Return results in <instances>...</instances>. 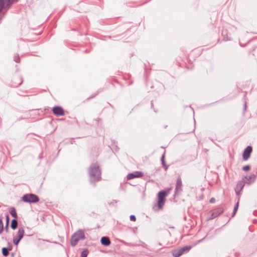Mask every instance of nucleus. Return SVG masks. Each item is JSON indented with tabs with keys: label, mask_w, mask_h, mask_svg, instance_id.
Here are the masks:
<instances>
[{
	"label": "nucleus",
	"mask_w": 257,
	"mask_h": 257,
	"mask_svg": "<svg viewBox=\"0 0 257 257\" xmlns=\"http://www.w3.org/2000/svg\"><path fill=\"white\" fill-rule=\"evenodd\" d=\"M24 233V228L23 227H19L17 234L13 237V241L15 245H17L19 244L20 240L23 237Z\"/></svg>",
	"instance_id": "obj_4"
},
{
	"label": "nucleus",
	"mask_w": 257,
	"mask_h": 257,
	"mask_svg": "<svg viewBox=\"0 0 257 257\" xmlns=\"http://www.w3.org/2000/svg\"><path fill=\"white\" fill-rule=\"evenodd\" d=\"M165 171H166L168 169V165L165 164L164 166H163Z\"/></svg>",
	"instance_id": "obj_31"
},
{
	"label": "nucleus",
	"mask_w": 257,
	"mask_h": 257,
	"mask_svg": "<svg viewBox=\"0 0 257 257\" xmlns=\"http://www.w3.org/2000/svg\"><path fill=\"white\" fill-rule=\"evenodd\" d=\"M19 0H0V13L5 8L9 9L11 6Z\"/></svg>",
	"instance_id": "obj_5"
},
{
	"label": "nucleus",
	"mask_w": 257,
	"mask_h": 257,
	"mask_svg": "<svg viewBox=\"0 0 257 257\" xmlns=\"http://www.w3.org/2000/svg\"><path fill=\"white\" fill-rule=\"evenodd\" d=\"M11 249V248H8L7 247H3L2 248V253H3V255L5 256H8L9 254V250H10Z\"/></svg>",
	"instance_id": "obj_18"
},
{
	"label": "nucleus",
	"mask_w": 257,
	"mask_h": 257,
	"mask_svg": "<svg viewBox=\"0 0 257 257\" xmlns=\"http://www.w3.org/2000/svg\"><path fill=\"white\" fill-rule=\"evenodd\" d=\"M191 248V246H185L183 247H181L180 248V250H181V251L183 253H185V252H188Z\"/></svg>",
	"instance_id": "obj_20"
},
{
	"label": "nucleus",
	"mask_w": 257,
	"mask_h": 257,
	"mask_svg": "<svg viewBox=\"0 0 257 257\" xmlns=\"http://www.w3.org/2000/svg\"><path fill=\"white\" fill-rule=\"evenodd\" d=\"M182 182L180 176H179L176 180L175 189V195H178L182 191Z\"/></svg>",
	"instance_id": "obj_7"
},
{
	"label": "nucleus",
	"mask_w": 257,
	"mask_h": 257,
	"mask_svg": "<svg viewBox=\"0 0 257 257\" xmlns=\"http://www.w3.org/2000/svg\"><path fill=\"white\" fill-rule=\"evenodd\" d=\"M18 79L20 81L19 83L17 85H14V86L16 87V86H18L19 85H20L23 82V79L21 77H20L18 78Z\"/></svg>",
	"instance_id": "obj_27"
},
{
	"label": "nucleus",
	"mask_w": 257,
	"mask_h": 257,
	"mask_svg": "<svg viewBox=\"0 0 257 257\" xmlns=\"http://www.w3.org/2000/svg\"><path fill=\"white\" fill-rule=\"evenodd\" d=\"M9 216L8 214L6 215V223L4 227L5 230L7 232H9Z\"/></svg>",
	"instance_id": "obj_19"
},
{
	"label": "nucleus",
	"mask_w": 257,
	"mask_h": 257,
	"mask_svg": "<svg viewBox=\"0 0 257 257\" xmlns=\"http://www.w3.org/2000/svg\"><path fill=\"white\" fill-rule=\"evenodd\" d=\"M88 173L90 177V181L91 183L100 180L101 178V171L97 163L92 164L90 166Z\"/></svg>",
	"instance_id": "obj_1"
},
{
	"label": "nucleus",
	"mask_w": 257,
	"mask_h": 257,
	"mask_svg": "<svg viewBox=\"0 0 257 257\" xmlns=\"http://www.w3.org/2000/svg\"><path fill=\"white\" fill-rule=\"evenodd\" d=\"M53 113L56 116H64L65 115L63 109L58 106H55L52 109Z\"/></svg>",
	"instance_id": "obj_10"
},
{
	"label": "nucleus",
	"mask_w": 257,
	"mask_h": 257,
	"mask_svg": "<svg viewBox=\"0 0 257 257\" xmlns=\"http://www.w3.org/2000/svg\"><path fill=\"white\" fill-rule=\"evenodd\" d=\"M130 220L133 221H135L136 220V217L134 215H131L130 216Z\"/></svg>",
	"instance_id": "obj_28"
},
{
	"label": "nucleus",
	"mask_w": 257,
	"mask_h": 257,
	"mask_svg": "<svg viewBox=\"0 0 257 257\" xmlns=\"http://www.w3.org/2000/svg\"><path fill=\"white\" fill-rule=\"evenodd\" d=\"M235 255H236V256L238 255L237 253H235Z\"/></svg>",
	"instance_id": "obj_34"
},
{
	"label": "nucleus",
	"mask_w": 257,
	"mask_h": 257,
	"mask_svg": "<svg viewBox=\"0 0 257 257\" xmlns=\"http://www.w3.org/2000/svg\"><path fill=\"white\" fill-rule=\"evenodd\" d=\"M252 151V147L250 146H247L243 153L242 157L244 160H247L250 157V153Z\"/></svg>",
	"instance_id": "obj_11"
},
{
	"label": "nucleus",
	"mask_w": 257,
	"mask_h": 257,
	"mask_svg": "<svg viewBox=\"0 0 257 257\" xmlns=\"http://www.w3.org/2000/svg\"><path fill=\"white\" fill-rule=\"evenodd\" d=\"M238 205H239V201H238L237 202V203H236L234 207V209H233L237 211V209H238Z\"/></svg>",
	"instance_id": "obj_29"
},
{
	"label": "nucleus",
	"mask_w": 257,
	"mask_h": 257,
	"mask_svg": "<svg viewBox=\"0 0 257 257\" xmlns=\"http://www.w3.org/2000/svg\"><path fill=\"white\" fill-rule=\"evenodd\" d=\"M100 242L104 246H108L111 243L109 238L107 236L102 237Z\"/></svg>",
	"instance_id": "obj_13"
},
{
	"label": "nucleus",
	"mask_w": 257,
	"mask_h": 257,
	"mask_svg": "<svg viewBox=\"0 0 257 257\" xmlns=\"http://www.w3.org/2000/svg\"><path fill=\"white\" fill-rule=\"evenodd\" d=\"M209 202L211 203H214L215 202V199L212 197L210 199Z\"/></svg>",
	"instance_id": "obj_30"
},
{
	"label": "nucleus",
	"mask_w": 257,
	"mask_h": 257,
	"mask_svg": "<svg viewBox=\"0 0 257 257\" xmlns=\"http://www.w3.org/2000/svg\"><path fill=\"white\" fill-rule=\"evenodd\" d=\"M242 179H244V180H246L245 181L246 183L250 184L255 181L256 177L254 174H251L248 176H244Z\"/></svg>",
	"instance_id": "obj_12"
},
{
	"label": "nucleus",
	"mask_w": 257,
	"mask_h": 257,
	"mask_svg": "<svg viewBox=\"0 0 257 257\" xmlns=\"http://www.w3.org/2000/svg\"><path fill=\"white\" fill-rule=\"evenodd\" d=\"M245 180L242 179L237 182L235 188V192L237 195H239L245 185Z\"/></svg>",
	"instance_id": "obj_8"
},
{
	"label": "nucleus",
	"mask_w": 257,
	"mask_h": 257,
	"mask_svg": "<svg viewBox=\"0 0 257 257\" xmlns=\"http://www.w3.org/2000/svg\"><path fill=\"white\" fill-rule=\"evenodd\" d=\"M165 200L158 199V205L159 208H162L164 204Z\"/></svg>",
	"instance_id": "obj_22"
},
{
	"label": "nucleus",
	"mask_w": 257,
	"mask_h": 257,
	"mask_svg": "<svg viewBox=\"0 0 257 257\" xmlns=\"http://www.w3.org/2000/svg\"><path fill=\"white\" fill-rule=\"evenodd\" d=\"M85 236L84 231L82 229H79L76 231L71 237L70 243L71 246H75L80 240H84Z\"/></svg>",
	"instance_id": "obj_2"
},
{
	"label": "nucleus",
	"mask_w": 257,
	"mask_h": 257,
	"mask_svg": "<svg viewBox=\"0 0 257 257\" xmlns=\"http://www.w3.org/2000/svg\"><path fill=\"white\" fill-rule=\"evenodd\" d=\"M224 211V209L222 207H218L215 208L214 209L211 210L209 213L211 214V216L208 218V220L213 219L218 216H219L220 214L223 213Z\"/></svg>",
	"instance_id": "obj_6"
},
{
	"label": "nucleus",
	"mask_w": 257,
	"mask_h": 257,
	"mask_svg": "<svg viewBox=\"0 0 257 257\" xmlns=\"http://www.w3.org/2000/svg\"><path fill=\"white\" fill-rule=\"evenodd\" d=\"M167 195V194L165 191H161L158 194V199L165 200V198Z\"/></svg>",
	"instance_id": "obj_14"
},
{
	"label": "nucleus",
	"mask_w": 257,
	"mask_h": 257,
	"mask_svg": "<svg viewBox=\"0 0 257 257\" xmlns=\"http://www.w3.org/2000/svg\"><path fill=\"white\" fill-rule=\"evenodd\" d=\"M18 223L17 219H14L12 220L11 227L13 229H16L18 227Z\"/></svg>",
	"instance_id": "obj_16"
},
{
	"label": "nucleus",
	"mask_w": 257,
	"mask_h": 257,
	"mask_svg": "<svg viewBox=\"0 0 257 257\" xmlns=\"http://www.w3.org/2000/svg\"><path fill=\"white\" fill-rule=\"evenodd\" d=\"M14 60L16 63H20V61H21L20 57L18 54L17 53V54H15V55L14 56Z\"/></svg>",
	"instance_id": "obj_21"
},
{
	"label": "nucleus",
	"mask_w": 257,
	"mask_h": 257,
	"mask_svg": "<svg viewBox=\"0 0 257 257\" xmlns=\"http://www.w3.org/2000/svg\"><path fill=\"white\" fill-rule=\"evenodd\" d=\"M4 229V223L2 219L0 218V234L2 233Z\"/></svg>",
	"instance_id": "obj_23"
},
{
	"label": "nucleus",
	"mask_w": 257,
	"mask_h": 257,
	"mask_svg": "<svg viewBox=\"0 0 257 257\" xmlns=\"http://www.w3.org/2000/svg\"><path fill=\"white\" fill-rule=\"evenodd\" d=\"M237 211L235 210H233V212H232V216H234L235 215V214H236Z\"/></svg>",
	"instance_id": "obj_32"
},
{
	"label": "nucleus",
	"mask_w": 257,
	"mask_h": 257,
	"mask_svg": "<svg viewBox=\"0 0 257 257\" xmlns=\"http://www.w3.org/2000/svg\"><path fill=\"white\" fill-rule=\"evenodd\" d=\"M165 153H166V152L165 151L161 158V163H162V165L163 166H164L166 164L165 162Z\"/></svg>",
	"instance_id": "obj_25"
},
{
	"label": "nucleus",
	"mask_w": 257,
	"mask_h": 257,
	"mask_svg": "<svg viewBox=\"0 0 257 257\" xmlns=\"http://www.w3.org/2000/svg\"><path fill=\"white\" fill-rule=\"evenodd\" d=\"M250 167L249 165H246L243 167L242 170L247 171H248L250 169Z\"/></svg>",
	"instance_id": "obj_26"
},
{
	"label": "nucleus",
	"mask_w": 257,
	"mask_h": 257,
	"mask_svg": "<svg viewBox=\"0 0 257 257\" xmlns=\"http://www.w3.org/2000/svg\"><path fill=\"white\" fill-rule=\"evenodd\" d=\"M172 254L175 257H179L183 254V253L180 250V248H179L178 249L174 250L173 251Z\"/></svg>",
	"instance_id": "obj_15"
},
{
	"label": "nucleus",
	"mask_w": 257,
	"mask_h": 257,
	"mask_svg": "<svg viewBox=\"0 0 257 257\" xmlns=\"http://www.w3.org/2000/svg\"><path fill=\"white\" fill-rule=\"evenodd\" d=\"M10 213L11 214V215L15 218V219H17L18 217V215L16 211V209L14 207H12L10 209Z\"/></svg>",
	"instance_id": "obj_17"
},
{
	"label": "nucleus",
	"mask_w": 257,
	"mask_h": 257,
	"mask_svg": "<svg viewBox=\"0 0 257 257\" xmlns=\"http://www.w3.org/2000/svg\"><path fill=\"white\" fill-rule=\"evenodd\" d=\"M246 102L244 103V109L246 108Z\"/></svg>",
	"instance_id": "obj_33"
},
{
	"label": "nucleus",
	"mask_w": 257,
	"mask_h": 257,
	"mask_svg": "<svg viewBox=\"0 0 257 257\" xmlns=\"http://www.w3.org/2000/svg\"><path fill=\"white\" fill-rule=\"evenodd\" d=\"M22 200L25 202L36 203L39 201V198L37 195L31 193L24 195Z\"/></svg>",
	"instance_id": "obj_3"
},
{
	"label": "nucleus",
	"mask_w": 257,
	"mask_h": 257,
	"mask_svg": "<svg viewBox=\"0 0 257 257\" xmlns=\"http://www.w3.org/2000/svg\"><path fill=\"white\" fill-rule=\"evenodd\" d=\"M88 253L87 249H84L81 252V257H87Z\"/></svg>",
	"instance_id": "obj_24"
},
{
	"label": "nucleus",
	"mask_w": 257,
	"mask_h": 257,
	"mask_svg": "<svg viewBox=\"0 0 257 257\" xmlns=\"http://www.w3.org/2000/svg\"><path fill=\"white\" fill-rule=\"evenodd\" d=\"M151 105H152V106H153V103L152 102L151 103Z\"/></svg>",
	"instance_id": "obj_35"
},
{
	"label": "nucleus",
	"mask_w": 257,
	"mask_h": 257,
	"mask_svg": "<svg viewBox=\"0 0 257 257\" xmlns=\"http://www.w3.org/2000/svg\"><path fill=\"white\" fill-rule=\"evenodd\" d=\"M144 176V174L141 171H135L128 174L127 176V180H131L135 178H141Z\"/></svg>",
	"instance_id": "obj_9"
}]
</instances>
